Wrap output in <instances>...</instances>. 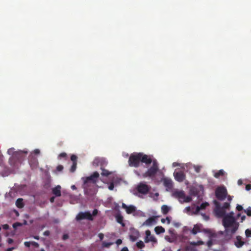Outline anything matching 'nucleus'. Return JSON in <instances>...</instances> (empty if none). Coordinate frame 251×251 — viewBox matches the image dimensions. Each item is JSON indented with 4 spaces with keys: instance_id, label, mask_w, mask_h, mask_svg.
Listing matches in <instances>:
<instances>
[{
    "instance_id": "nucleus-1",
    "label": "nucleus",
    "mask_w": 251,
    "mask_h": 251,
    "mask_svg": "<svg viewBox=\"0 0 251 251\" xmlns=\"http://www.w3.org/2000/svg\"><path fill=\"white\" fill-rule=\"evenodd\" d=\"M213 203L215 206L214 211L216 215L219 218L225 216L226 214V210L229 209L230 207V204L228 202H225L223 206H221L220 203L216 200L213 201Z\"/></svg>"
},
{
    "instance_id": "nucleus-2",
    "label": "nucleus",
    "mask_w": 251,
    "mask_h": 251,
    "mask_svg": "<svg viewBox=\"0 0 251 251\" xmlns=\"http://www.w3.org/2000/svg\"><path fill=\"white\" fill-rule=\"evenodd\" d=\"M99 176V173L97 172H95L90 176L82 178L84 181L83 187L85 192H86L88 188L90 186L91 184L94 185L96 184Z\"/></svg>"
},
{
    "instance_id": "nucleus-3",
    "label": "nucleus",
    "mask_w": 251,
    "mask_h": 251,
    "mask_svg": "<svg viewBox=\"0 0 251 251\" xmlns=\"http://www.w3.org/2000/svg\"><path fill=\"white\" fill-rule=\"evenodd\" d=\"M233 215L234 213L231 212L223 217V225L226 228L231 227L236 223V220Z\"/></svg>"
},
{
    "instance_id": "nucleus-4",
    "label": "nucleus",
    "mask_w": 251,
    "mask_h": 251,
    "mask_svg": "<svg viewBox=\"0 0 251 251\" xmlns=\"http://www.w3.org/2000/svg\"><path fill=\"white\" fill-rule=\"evenodd\" d=\"M159 170L158 165L156 160L152 162V165L143 174V177H153Z\"/></svg>"
},
{
    "instance_id": "nucleus-5",
    "label": "nucleus",
    "mask_w": 251,
    "mask_h": 251,
    "mask_svg": "<svg viewBox=\"0 0 251 251\" xmlns=\"http://www.w3.org/2000/svg\"><path fill=\"white\" fill-rule=\"evenodd\" d=\"M128 162L129 166L135 168L138 167L141 162L140 152L131 154Z\"/></svg>"
},
{
    "instance_id": "nucleus-6",
    "label": "nucleus",
    "mask_w": 251,
    "mask_h": 251,
    "mask_svg": "<svg viewBox=\"0 0 251 251\" xmlns=\"http://www.w3.org/2000/svg\"><path fill=\"white\" fill-rule=\"evenodd\" d=\"M227 192L225 186H220L215 190V196L219 201H224L226 198Z\"/></svg>"
},
{
    "instance_id": "nucleus-7",
    "label": "nucleus",
    "mask_w": 251,
    "mask_h": 251,
    "mask_svg": "<svg viewBox=\"0 0 251 251\" xmlns=\"http://www.w3.org/2000/svg\"><path fill=\"white\" fill-rule=\"evenodd\" d=\"M103 164H104V161L101 158H96L94 159L93 161V165L95 166H98L99 165L101 166V169L102 170L101 175L104 176H108L111 174V173L107 170L102 168V166L103 165Z\"/></svg>"
},
{
    "instance_id": "nucleus-8",
    "label": "nucleus",
    "mask_w": 251,
    "mask_h": 251,
    "mask_svg": "<svg viewBox=\"0 0 251 251\" xmlns=\"http://www.w3.org/2000/svg\"><path fill=\"white\" fill-rule=\"evenodd\" d=\"M75 219L77 221L85 219L92 221L94 220V218L89 211H85L78 213L76 216Z\"/></svg>"
},
{
    "instance_id": "nucleus-9",
    "label": "nucleus",
    "mask_w": 251,
    "mask_h": 251,
    "mask_svg": "<svg viewBox=\"0 0 251 251\" xmlns=\"http://www.w3.org/2000/svg\"><path fill=\"white\" fill-rule=\"evenodd\" d=\"M15 149L13 148H10L7 151V153L9 155H12V157H16L18 159L19 158H22L24 155H26L27 154V151H14Z\"/></svg>"
},
{
    "instance_id": "nucleus-10",
    "label": "nucleus",
    "mask_w": 251,
    "mask_h": 251,
    "mask_svg": "<svg viewBox=\"0 0 251 251\" xmlns=\"http://www.w3.org/2000/svg\"><path fill=\"white\" fill-rule=\"evenodd\" d=\"M150 187L149 185L143 182L140 183L137 187V191L139 193L144 195L147 194L150 191Z\"/></svg>"
},
{
    "instance_id": "nucleus-11",
    "label": "nucleus",
    "mask_w": 251,
    "mask_h": 251,
    "mask_svg": "<svg viewBox=\"0 0 251 251\" xmlns=\"http://www.w3.org/2000/svg\"><path fill=\"white\" fill-rule=\"evenodd\" d=\"M146 237L145 238V243H149L150 242H152L153 243H157V239L155 237L151 235V232L150 230H147L145 232Z\"/></svg>"
},
{
    "instance_id": "nucleus-12",
    "label": "nucleus",
    "mask_w": 251,
    "mask_h": 251,
    "mask_svg": "<svg viewBox=\"0 0 251 251\" xmlns=\"http://www.w3.org/2000/svg\"><path fill=\"white\" fill-rule=\"evenodd\" d=\"M141 162L149 165L152 162L151 158L148 155L140 152Z\"/></svg>"
},
{
    "instance_id": "nucleus-13",
    "label": "nucleus",
    "mask_w": 251,
    "mask_h": 251,
    "mask_svg": "<svg viewBox=\"0 0 251 251\" xmlns=\"http://www.w3.org/2000/svg\"><path fill=\"white\" fill-rule=\"evenodd\" d=\"M173 196L179 200V201L182 203V200L185 198V193L183 191L176 190L173 193Z\"/></svg>"
},
{
    "instance_id": "nucleus-14",
    "label": "nucleus",
    "mask_w": 251,
    "mask_h": 251,
    "mask_svg": "<svg viewBox=\"0 0 251 251\" xmlns=\"http://www.w3.org/2000/svg\"><path fill=\"white\" fill-rule=\"evenodd\" d=\"M174 175L175 179L180 182L183 181L186 177L185 174L182 171L174 173Z\"/></svg>"
},
{
    "instance_id": "nucleus-15",
    "label": "nucleus",
    "mask_w": 251,
    "mask_h": 251,
    "mask_svg": "<svg viewBox=\"0 0 251 251\" xmlns=\"http://www.w3.org/2000/svg\"><path fill=\"white\" fill-rule=\"evenodd\" d=\"M122 207L126 210V212L128 214H132L135 212L136 210V208L135 206L132 205L127 206L124 203H122Z\"/></svg>"
},
{
    "instance_id": "nucleus-16",
    "label": "nucleus",
    "mask_w": 251,
    "mask_h": 251,
    "mask_svg": "<svg viewBox=\"0 0 251 251\" xmlns=\"http://www.w3.org/2000/svg\"><path fill=\"white\" fill-rule=\"evenodd\" d=\"M156 223V218L154 216L150 217L143 224V226H151Z\"/></svg>"
},
{
    "instance_id": "nucleus-17",
    "label": "nucleus",
    "mask_w": 251,
    "mask_h": 251,
    "mask_svg": "<svg viewBox=\"0 0 251 251\" xmlns=\"http://www.w3.org/2000/svg\"><path fill=\"white\" fill-rule=\"evenodd\" d=\"M245 244V242L242 240V237L238 235L236 237V241L234 243L235 246L239 248L242 247Z\"/></svg>"
},
{
    "instance_id": "nucleus-18",
    "label": "nucleus",
    "mask_w": 251,
    "mask_h": 251,
    "mask_svg": "<svg viewBox=\"0 0 251 251\" xmlns=\"http://www.w3.org/2000/svg\"><path fill=\"white\" fill-rule=\"evenodd\" d=\"M163 183L164 186L169 189H171L173 187V182L170 179L165 178Z\"/></svg>"
},
{
    "instance_id": "nucleus-19",
    "label": "nucleus",
    "mask_w": 251,
    "mask_h": 251,
    "mask_svg": "<svg viewBox=\"0 0 251 251\" xmlns=\"http://www.w3.org/2000/svg\"><path fill=\"white\" fill-rule=\"evenodd\" d=\"M52 193L56 197L61 196V187L59 185L57 186L52 189Z\"/></svg>"
},
{
    "instance_id": "nucleus-20",
    "label": "nucleus",
    "mask_w": 251,
    "mask_h": 251,
    "mask_svg": "<svg viewBox=\"0 0 251 251\" xmlns=\"http://www.w3.org/2000/svg\"><path fill=\"white\" fill-rule=\"evenodd\" d=\"M16 205L19 208H23L25 206V204L23 202V199L22 198L18 199L16 201Z\"/></svg>"
},
{
    "instance_id": "nucleus-21",
    "label": "nucleus",
    "mask_w": 251,
    "mask_h": 251,
    "mask_svg": "<svg viewBox=\"0 0 251 251\" xmlns=\"http://www.w3.org/2000/svg\"><path fill=\"white\" fill-rule=\"evenodd\" d=\"M116 221L120 224L123 227L125 226V224L123 222L124 218L121 214H118L116 216Z\"/></svg>"
},
{
    "instance_id": "nucleus-22",
    "label": "nucleus",
    "mask_w": 251,
    "mask_h": 251,
    "mask_svg": "<svg viewBox=\"0 0 251 251\" xmlns=\"http://www.w3.org/2000/svg\"><path fill=\"white\" fill-rule=\"evenodd\" d=\"M200 226L198 225H195L194 226V227L191 231V233L194 235L197 234L198 232H200Z\"/></svg>"
},
{
    "instance_id": "nucleus-23",
    "label": "nucleus",
    "mask_w": 251,
    "mask_h": 251,
    "mask_svg": "<svg viewBox=\"0 0 251 251\" xmlns=\"http://www.w3.org/2000/svg\"><path fill=\"white\" fill-rule=\"evenodd\" d=\"M154 231L157 234L163 233L165 232V229L161 226H157L155 227Z\"/></svg>"
},
{
    "instance_id": "nucleus-24",
    "label": "nucleus",
    "mask_w": 251,
    "mask_h": 251,
    "mask_svg": "<svg viewBox=\"0 0 251 251\" xmlns=\"http://www.w3.org/2000/svg\"><path fill=\"white\" fill-rule=\"evenodd\" d=\"M161 210L163 214H167L170 210V208L166 205H163L161 207Z\"/></svg>"
},
{
    "instance_id": "nucleus-25",
    "label": "nucleus",
    "mask_w": 251,
    "mask_h": 251,
    "mask_svg": "<svg viewBox=\"0 0 251 251\" xmlns=\"http://www.w3.org/2000/svg\"><path fill=\"white\" fill-rule=\"evenodd\" d=\"M225 172L223 170H220L218 172L215 173L214 176L216 178H219L220 176L224 175Z\"/></svg>"
},
{
    "instance_id": "nucleus-26",
    "label": "nucleus",
    "mask_w": 251,
    "mask_h": 251,
    "mask_svg": "<svg viewBox=\"0 0 251 251\" xmlns=\"http://www.w3.org/2000/svg\"><path fill=\"white\" fill-rule=\"evenodd\" d=\"M204 244V242L202 241H198L197 242H191L190 243V245H192L193 246H197L202 245Z\"/></svg>"
},
{
    "instance_id": "nucleus-27",
    "label": "nucleus",
    "mask_w": 251,
    "mask_h": 251,
    "mask_svg": "<svg viewBox=\"0 0 251 251\" xmlns=\"http://www.w3.org/2000/svg\"><path fill=\"white\" fill-rule=\"evenodd\" d=\"M209 205V203L207 202L202 203L200 206H197L198 207H199L200 210L205 209V208Z\"/></svg>"
},
{
    "instance_id": "nucleus-28",
    "label": "nucleus",
    "mask_w": 251,
    "mask_h": 251,
    "mask_svg": "<svg viewBox=\"0 0 251 251\" xmlns=\"http://www.w3.org/2000/svg\"><path fill=\"white\" fill-rule=\"evenodd\" d=\"M29 163L31 164L32 162L35 165H36L37 163V159L35 157H33L32 156H29Z\"/></svg>"
},
{
    "instance_id": "nucleus-29",
    "label": "nucleus",
    "mask_w": 251,
    "mask_h": 251,
    "mask_svg": "<svg viewBox=\"0 0 251 251\" xmlns=\"http://www.w3.org/2000/svg\"><path fill=\"white\" fill-rule=\"evenodd\" d=\"M231 227H232L231 232L232 234L234 233L238 228V224L236 223L233 225Z\"/></svg>"
},
{
    "instance_id": "nucleus-30",
    "label": "nucleus",
    "mask_w": 251,
    "mask_h": 251,
    "mask_svg": "<svg viewBox=\"0 0 251 251\" xmlns=\"http://www.w3.org/2000/svg\"><path fill=\"white\" fill-rule=\"evenodd\" d=\"M136 246L138 248L140 249H143L145 247V244L143 243V242L142 241L137 242L136 243Z\"/></svg>"
},
{
    "instance_id": "nucleus-31",
    "label": "nucleus",
    "mask_w": 251,
    "mask_h": 251,
    "mask_svg": "<svg viewBox=\"0 0 251 251\" xmlns=\"http://www.w3.org/2000/svg\"><path fill=\"white\" fill-rule=\"evenodd\" d=\"M137 234L136 235H129V239L131 241L134 242L137 239L138 235V232H137Z\"/></svg>"
},
{
    "instance_id": "nucleus-32",
    "label": "nucleus",
    "mask_w": 251,
    "mask_h": 251,
    "mask_svg": "<svg viewBox=\"0 0 251 251\" xmlns=\"http://www.w3.org/2000/svg\"><path fill=\"white\" fill-rule=\"evenodd\" d=\"M76 165H77V162L73 163V164L70 169V172L73 173L75 171L76 168Z\"/></svg>"
},
{
    "instance_id": "nucleus-33",
    "label": "nucleus",
    "mask_w": 251,
    "mask_h": 251,
    "mask_svg": "<svg viewBox=\"0 0 251 251\" xmlns=\"http://www.w3.org/2000/svg\"><path fill=\"white\" fill-rule=\"evenodd\" d=\"M182 200H183V201H182V202H189L191 201L192 198L190 197H189V196L186 197L185 196V198H183Z\"/></svg>"
},
{
    "instance_id": "nucleus-34",
    "label": "nucleus",
    "mask_w": 251,
    "mask_h": 251,
    "mask_svg": "<svg viewBox=\"0 0 251 251\" xmlns=\"http://www.w3.org/2000/svg\"><path fill=\"white\" fill-rule=\"evenodd\" d=\"M112 244H113V243H111V242H103L102 246L103 247H105V248H109Z\"/></svg>"
},
{
    "instance_id": "nucleus-35",
    "label": "nucleus",
    "mask_w": 251,
    "mask_h": 251,
    "mask_svg": "<svg viewBox=\"0 0 251 251\" xmlns=\"http://www.w3.org/2000/svg\"><path fill=\"white\" fill-rule=\"evenodd\" d=\"M245 212L248 216H251V207H249L246 210H245Z\"/></svg>"
},
{
    "instance_id": "nucleus-36",
    "label": "nucleus",
    "mask_w": 251,
    "mask_h": 251,
    "mask_svg": "<svg viewBox=\"0 0 251 251\" xmlns=\"http://www.w3.org/2000/svg\"><path fill=\"white\" fill-rule=\"evenodd\" d=\"M22 224L21 223L16 222L13 224V227L14 228L16 229L18 226H22Z\"/></svg>"
},
{
    "instance_id": "nucleus-37",
    "label": "nucleus",
    "mask_w": 251,
    "mask_h": 251,
    "mask_svg": "<svg viewBox=\"0 0 251 251\" xmlns=\"http://www.w3.org/2000/svg\"><path fill=\"white\" fill-rule=\"evenodd\" d=\"M71 159L73 161V163L76 162L77 156L75 155H72L71 156Z\"/></svg>"
},
{
    "instance_id": "nucleus-38",
    "label": "nucleus",
    "mask_w": 251,
    "mask_h": 251,
    "mask_svg": "<svg viewBox=\"0 0 251 251\" xmlns=\"http://www.w3.org/2000/svg\"><path fill=\"white\" fill-rule=\"evenodd\" d=\"M245 234H246V236L247 237L251 236V230H250L249 229H246L245 231Z\"/></svg>"
},
{
    "instance_id": "nucleus-39",
    "label": "nucleus",
    "mask_w": 251,
    "mask_h": 251,
    "mask_svg": "<svg viewBox=\"0 0 251 251\" xmlns=\"http://www.w3.org/2000/svg\"><path fill=\"white\" fill-rule=\"evenodd\" d=\"M194 169H195V171H196V172L197 173H199L200 172V170H201V167L199 166H194Z\"/></svg>"
},
{
    "instance_id": "nucleus-40",
    "label": "nucleus",
    "mask_w": 251,
    "mask_h": 251,
    "mask_svg": "<svg viewBox=\"0 0 251 251\" xmlns=\"http://www.w3.org/2000/svg\"><path fill=\"white\" fill-rule=\"evenodd\" d=\"M114 183L113 182H111L109 186H108V189L110 190H113V189H114Z\"/></svg>"
},
{
    "instance_id": "nucleus-41",
    "label": "nucleus",
    "mask_w": 251,
    "mask_h": 251,
    "mask_svg": "<svg viewBox=\"0 0 251 251\" xmlns=\"http://www.w3.org/2000/svg\"><path fill=\"white\" fill-rule=\"evenodd\" d=\"M98 213V210L97 209H95L92 212V214L91 215H92V217L96 216Z\"/></svg>"
},
{
    "instance_id": "nucleus-42",
    "label": "nucleus",
    "mask_w": 251,
    "mask_h": 251,
    "mask_svg": "<svg viewBox=\"0 0 251 251\" xmlns=\"http://www.w3.org/2000/svg\"><path fill=\"white\" fill-rule=\"evenodd\" d=\"M63 169V166L61 165H59L57 166V167L56 168L57 171H58L59 172L62 171Z\"/></svg>"
},
{
    "instance_id": "nucleus-43",
    "label": "nucleus",
    "mask_w": 251,
    "mask_h": 251,
    "mask_svg": "<svg viewBox=\"0 0 251 251\" xmlns=\"http://www.w3.org/2000/svg\"><path fill=\"white\" fill-rule=\"evenodd\" d=\"M202 231L205 233H207V234H211V230L209 229H203L202 230Z\"/></svg>"
},
{
    "instance_id": "nucleus-44",
    "label": "nucleus",
    "mask_w": 251,
    "mask_h": 251,
    "mask_svg": "<svg viewBox=\"0 0 251 251\" xmlns=\"http://www.w3.org/2000/svg\"><path fill=\"white\" fill-rule=\"evenodd\" d=\"M201 215L204 220H209V217L207 215H206L205 214L201 213Z\"/></svg>"
},
{
    "instance_id": "nucleus-45",
    "label": "nucleus",
    "mask_w": 251,
    "mask_h": 251,
    "mask_svg": "<svg viewBox=\"0 0 251 251\" xmlns=\"http://www.w3.org/2000/svg\"><path fill=\"white\" fill-rule=\"evenodd\" d=\"M30 242H31V245H32L34 247H39V244L37 242H34V241Z\"/></svg>"
},
{
    "instance_id": "nucleus-46",
    "label": "nucleus",
    "mask_w": 251,
    "mask_h": 251,
    "mask_svg": "<svg viewBox=\"0 0 251 251\" xmlns=\"http://www.w3.org/2000/svg\"><path fill=\"white\" fill-rule=\"evenodd\" d=\"M243 207L242 205H239L238 204L236 206V209L238 210V211H241L243 210Z\"/></svg>"
},
{
    "instance_id": "nucleus-47",
    "label": "nucleus",
    "mask_w": 251,
    "mask_h": 251,
    "mask_svg": "<svg viewBox=\"0 0 251 251\" xmlns=\"http://www.w3.org/2000/svg\"><path fill=\"white\" fill-rule=\"evenodd\" d=\"M59 156L60 157L65 158L67 156V154L65 152H62L59 154Z\"/></svg>"
},
{
    "instance_id": "nucleus-48",
    "label": "nucleus",
    "mask_w": 251,
    "mask_h": 251,
    "mask_svg": "<svg viewBox=\"0 0 251 251\" xmlns=\"http://www.w3.org/2000/svg\"><path fill=\"white\" fill-rule=\"evenodd\" d=\"M98 237H99L100 240H102L103 239L104 235L102 233H100L98 234Z\"/></svg>"
},
{
    "instance_id": "nucleus-49",
    "label": "nucleus",
    "mask_w": 251,
    "mask_h": 251,
    "mask_svg": "<svg viewBox=\"0 0 251 251\" xmlns=\"http://www.w3.org/2000/svg\"><path fill=\"white\" fill-rule=\"evenodd\" d=\"M246 190L247 191H249V190H251V184H248L246 185Z\"/></svg>"
},
{
    "instance_id": "nucleus-50",
    "label": "nucleus",
    "mask_w": 251,
    "mask_h": 251,
    "mask_svg": "<svg viewBox=\"0 0 251 251\" xmlns=\"http://www.w3.org/2000/svg\"><path fill=\"white\" fill-rule=\"evenodd\" d=\"M24 245L26 247H29L31 245V242H25L24 243Z\"/></svg>"
},
{
    "instance_id": "nucleus-51",
    "label": "nucleus",
    "mask_w": 251,
    "mask_h": 251,
    "mask_svg": "<svg viewBox=\"0 0 251 251\" xmlns=\"http://www.w3.org/2000/svg\"><path fill=\"white\" fill-rule=\"evenodd\" d=\"M69 238V235L67 234H65L63 235L62 239L64 240H65Z\"/></svg>"
},
{
    "instance_id": "nucleus-52",
    "label": "nucleus",
    "mask_w": 251,
    "mask_h": 251,
    "mask_svg": "<svg viewBox=\"0 0 251 251\" xmlns=\"http://www.w3.org/2000/svg\"><path fill=\"white\" fill-rule=\"evenodd\" d=\"M116 243L117 244V245H119L122 243V240L120 239H119L116 240Z\"/></svg>"
},
{
    "instance_id": "nucleus-53",
    "label": "nucleus",
    "mask_w": 251,
    "mask_h": 251,
    "mask_svg": "<svg viewBox=\"0 0 251 251\" xmlns=\"http://www.w3.org/2000/svg\"><path fill=\"white\" fill-rule=\"evenodd\" d=\"M200 208L199 207H198L197 206L196 207V210L194 212V214H198L199 212H200Z\"/></svg>"
},
{
    "instance_id": "nucleus-54",
    "label": "nucleus",
    "mask_w": 251,
    "mask_h": 251,
    "mask_svg": "<svg viewBox=\"0 0 251 251\" xmlns=\"http://www.w3.org/2000/svg\"><path fill=\"white\" fill-rule=\"evenodd\" d=\"M206 244L208 247H211L212 245V241L211 240H210L207 241Z\"/></svg>"
},
{
    "instance_id": "nucleus-55",
    "label": "nucleus",
    "mask_w": 251,
    "mask_h": 251,
    "mask_svg": "<svg viewBox=\"0 0 251 251\" xmlns=\"http://www.w3.org/2000/svg\"><path fill=\"white\" fill-rule=\"evenodd\" d=\"M33 152L35 154H38L40 153V150L39 149H35L34 150Z\"/></svg>"
},
{
    "instance_id": "nucleus-56",
    "label": "nucleus",
    "mask_w": 251,
    "mask_h": 251,
    "mask_svg": "<svg viewBox=\"0 0 251 251\" xmlns=\"http://www.w3.org/2000/svg\"><path fill=\"white\" fill-rule=\"evenodd\" d=\"M3 228L4 229H8L9 228V226L7 225V224H5V225H3Z\"/></svg>"
},
{
    "instance_id": "nucleus-57",
    "label": "nucleus",
    "mask_w": 251,
    "mask_h": 251,
    "mask_svg": "<svg viewBox=\"0 0 251 251\" xmlns=\"http://www.w3.org/2000/svg\"><path fill=\"white\" fill-rule=\"evenodd\" d=\"M50 234V232L49 230H46L44 232V235L45 236H49Z\"/></svg>"
},
{
    "instance_id": "nucleus-58",
    "label": "nucleus",
    "mask_w": 251,
    "mask_h": 251,
    "mask_svg": "<svg viewBox=\"0 0 251 251\" xmlns=\"http://www.w3.org/2000/svg\"><path fill=\"white\" fill-rule=\"evenodd\" d=\"M237 183H238V184L239 185H242V183H243V181H242V179H239V180H238Z\"/></svg>"
},
{
    "instance_id": "nucleus-59",
    "label": "nucleus",
    "mask_w": 251,
    "mask_h": 251,
    "mask_svg": "<svg viewBox=\"0 0 251 251\" xmlns=\"http://www.w3.org/2000/svg\"><path fill=\"white\" fill-rule=\"evenodd\" d=\"M121 251H128V249L127 247H125L123 248Z\"/></svg>"
},
{
    "instance_id": "nucleus-60",
    "label": "nucleus",
    "mask_w": 251,
    "mask_h": 251,
    "mask_svg": "<svg viewBox=\"0 0 251 251\" xmlns=\"http://www.w3.org/2000/svg\"><path fill=\"white\" fill-rule=\"evenodd\" d=\"M7 241H8V243L9 244H11V243H13V240L12 239H11V238H9V239H8Z\"/></svg>"
},
{
    "instance_id": "nucleus-61",
    "label": "nucleus",
    "mask_w": 251,
    "mask_h": 251,
    "mask_svg": "<svg viewBox=\"0 0 251 251\" xmlns=\"http://www.w3.org/2000/svg\"><path fill=\"white\" fill-rule=\"evenodd\" d=\"M165 220H166V221H167V222H168V224L170 223V222H171V220H170V218H169V217H166V218L165 219Z\"/></svg>"
},
{
    "instance_id": "nucleus-62",
    "label": "nucleus",
    "mask_w": 251,
    "mask_h": 251,
    "mask_svg": "<svg viewBox=\"0 0 251 251\" xmlns=\"http://www.w3.org/2000/svg\"><path fill=\"white\" fill-rule=\"evenodd\" d=\"M227 200L229 201H231L232 200V198L230 196H228L227 197Z\"/></svg>"
},
{
    "instance_id": "nucleus-63",
    "label": "nucleus",
    "mask_w": 251,
    "mask_h": 251,
    "mask_svg": "<svg viewBox=\"0 0 251 251\" xmlns=\"http://www.w3.org/2000/svg\"><path fill=\"white\" fill-rule=\"evenodd\" d=\"M14 212L15 213V214L17 216H19V213L17 210H15Z\"/></svg>"
},
{
    "instance_id": "nucleus-64",
    "label": "nucleus",
    "mask_w": 251,
    "mask_h": 251,
    "mask_svg": "<svg viewBox=\"0 0 251 251\" xmlns=\"http://www.w3.org/2000/svg\"><path fill=\"white\" fill-rule=\"evenodd\" d=\"M13 248H10L6 250V251H12V250L13 249Z\"/></svg>"
}]
</instances>
